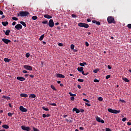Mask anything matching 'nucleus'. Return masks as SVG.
I'll list each match as a JSON object with an SVG mask.
<instances>
[{"instance_id":"obj_1","label":"nucleus","mask_w":131,"mask_h":131,"mask_svg":"<svg viewBox=\"0 0 131 131\" xmlns=\"http://www.w3.org/2000/svg\"><path fill=\"white\" fill-rule=\"evenodd\" d=\"M107 20L108 24H112V23L114 24H116V21H115L114 17L112 16H108L107 18Z\"/></svg>"},{"instance_id":"obj_2","label":"nucleus","mask_w":131,"mask_h":131,"mask_svg":"<svg viewBox=\"0 0 131 131\" xmlns=\"http://www.w3.org/2000/svg\"><path fill=\"white\" fill-rule=\"evenodd\" d=\"M107 111L110 112V113H113L114 114H118L120 113V110H113L112 108H108Z\"/></svg>"},{"instance_id":"obj_3","label":"nucleus","mask_w":131,"mask_h":131,"mask_svg":"<svg viewBox=\"0 0 131 131\" xmlns=\"http://www.w3.org/2000/svg\"><path fill=\"white\" fill-rule=\"evenodd\" d=\"M78 26H79V27H84V28H89V27H90L89 24L83 23H80L78 24Z\"/></svg>"},{"instance_id":"obj_4","label":"nucleus","mask_w":131,"mask_h":131,"mask_svg":"<svg viewBox=\"0 0 131 131\" xmlns=\"http://www.w3.org/2000/svg\"><path fill=\"white\" fill-rule=\"evenodd\" d=\"M20 17H26L29 15V12L28 11H20L19 12Z\"/></svg>"},{"instance_id":"obj_5","label":"nucleus","mask_w":131,"mask_h":131,"mask_svg":"<svg viewBox=\"0 0 131 131\" xmlns=\"http://www.w3.org/2000/svg\"><path fill=\"white\" fill-rule=\"evenodd\" d=\"M21 129H23V130H26V131L31 130V128H30V127L29 126H25L24 125H22L21 126Z\"/></svg>"},{"instance_id":"obj_6","label":"nucleus","mask_w":131,"mask_h":131,"mask_svg":"<svg viewBox=\"0 0 131 131\" xmlns=\"http://www.w3.org/2000/svg\"><path fill=\"white\" fill-rule=\"evenodd\" d=\"M24 68H25V69H26V70H29L30 71H32V67L30 66L25 65L24 66Z\"/></svg>"},{"instance_id":"obj_7","label":"nucleus","mask_w":131,"mask_h":131,"mask_svg":"<svg viewBox=\"0 0 131 131\" xmlns=\"http://www.w3.org/2000/svg\"><path fill=\"white\" fill-rule=\"evenodd\" d=\"M2 41H3V42L6 43V45H9V43H10V42H11V40L8 39L6 38H3Z\"/></svg>"},{"instance_id":"obj_8","label":"nucleus","mask_w":131,"mask_h":131,"mask_svg":"<svg viewBox=\"0 0 131 131\" xmlns=\"http://www.w3.org/2000/svg\"><path fill=\"white\" fill-rule=\"evenodd\" d=\"M15 28L17 29V30H21V29L23 28V27L21 24H18L15 26Z\"/></svg>"},{"instance_id":"obj_9","label":"nucleus","mask_w":131,"mask_h":131,"mask_svg":"<svg viewBox=\"0 0 131 131\" xmlns=\"http://www.w3.org/2000/svg\"><path fill=\"white\" fill-rule=\"evenodd\" d=\"M55 23H54V20L53 19H50L49 22V27H53Z\"/></svg>"},{"instance_id":"obj_10","label":"nucleus","mask_w":131,"mask_h":131,"mask_svg":"<svg viewBox=\"0 0 131 131\" xmlns=\"http://www.w3.org/2000/svg\"><path fill=\"white\" fill-rule=\"evenodd\" d=\"M19 110H20L21 112H27L28 111L27 108H25L23 106H20L19 107Z\"/></svg>"},{"instance_id":"obj_11","label":"nucleus","mask_w":131,"mask_h":131,"mask_svg":"<svg viewBox=\"0 0 131 131\" xmlns=\"http://www.w3.org/2000/svg\"><path fill=\"white\" fill-rule=\"evenodd\" d=\"M56 76L58 78H65V76L62 75V74H56Z\"/></svg>"},{"instance_id":"obj_12","label":"nucleus","mask_w":131,"mask_h":131,"mask_svg":"<svg viewBox=\"0 0 131 131\" xmlns=\"http://www.w3.org/2000/svg\"><path fill=\"white\" fill-rule=\"evenodd\" d=\"M16 79L17 80H19L20 81H24V80H26V79L23 77H17Z\"/></svg>"},{"instance_id":"obj_13","label":"nucleus","mask_w":131,"mask_h":131,"mask_svg":"<svg viewBox=\"0 0 131 131\" xmlns=\"http://www.w3.org/2000/svg\"><path fill=\"white\" fill-rule=\"evenodd\" d=\"M20 97L23 98H28V95L25 93H22L20 94Z\"/></svg>"},{"instance_id":"obj_14","label":"nucleus","mask_w":131,"mask_h":131,"mask_svg":"<svg viewBox=\"0 0 131 131\" xmlns=\"http://www.w3.org/2000/svg\"><path fill=\"white\" fill-rule=\"evenodd\" d=\"M4 32H5L6 35L9 36L10 35V33L11 32V30H7L6 31L4 30Z\"/></svg>"},{"instance_id":"obj_15","label":"nucleus","mask_w":131,"mask_h":131,"mask_svg":"<svg viewBox=\"0 0 131 131\" xmlns=\"http://www.w3.org/2000/svg\"><path fill=\"white\" fill-rule=\"evenodd\" d=\"M44 18H46V19H52V16L49 15L48 14H45L43 15Z\"/></svg>"},{"instance_id":"obj_16","label":"nucleus","mask_w":131,"mask_h":131,"mask_svg":"<svg viewBox=\"0 0 131 131\" xmlns=\"http://www.w3.org/2000/svg\"><path fill=\"white\" fill-rule=\"evenodd\" d=\"M74 111H75L76 113H79V112H80V111H79L78 110V108H76V107H74L73 109V112H74Z\"/></svg>"},{"instance_id":"obj_17","label":"nucleus","mask_w":131,"mask_h":131,"mask_svg":"<svg viewBox=\"0 0 131 131\" xmlns=\"http://www.w3.org/2000/svg\"><path fill=\"white\" fill-rule=\"evenodd\" d=\"M36 98V95L35 94H30L29 96V99H33Z\"/></svg>"},{"instance_id":"obj_18","label":"nucleus","mask_w":131,"mask_h":131,"mask_svg":"<svg viewBox=\"0 0 131 131\" xmlns=\"http://www.w3.org/2000/svg\"><path fill=\"white\" fill-rule=\"evenodd\" d=\"M83 67H78L77 70L79 71V72H81V71H83Z\"/></svg>"},{"instance_id":"obj_19","label":"nucleus","mask_w":131,"mask_h":131,"mask_svg":"<svg viewBox=\"0 0 131 131\" xmlns=\"http://www.w3.org/2000/svg\"><path fill=\"white\" fill-rule=\"evenodd\" d=\"M2 25H3V26H7V25H9V22L8 21H6V22H2Z\"/></svg>"},{"instance_id":"obj_20","label":"nucleus","mask_w":131,"mask_h":131,"mask_svg":"<svg viewBox=\"0 0 131 131\" xmlns=\"http://www.w3.org/2000/svg\"><path fill=\"white\" fill-rule=\"evenodd\" d=\"M122 79L125 81V82H129V80L126 78L123 77Z\"/></svg>"},{"instance_id":"obj_21","label":"nucleus","mask_w":131,"mask_h":131,"mask_svg":"<svg viewBox=\"0 0 131 131\" xmlns=\"http://www.w3.org/2000/svg\"><path fill=\"white\" fill-rule=\"evenodd\" d=\"M79 65L80 66H82V67H84V65H88V63H86V62L80 63Z\"/></svg>"},{"instance_id":"obj_22","label":"nucleus","mask_w":131,"mask_h":131,"mask_svg":"<svg viewBox=\"0 0 131 131\" xmlns=\"http://www.w3.org/2000/svg\"><path fill=\"white\" fill-rule=\"evenodd\" d=\"M2 127H3V128H5V129H8V128H9V126L8 125H3L2 126Z\"/></svg>"},{"instance_id":"obj_23","label":"nucleus","mask_w":131,"mask_h":131,"mask_svg":"<svg viewBox=\"0 0 131 131\" xmlns=\"http://www.w3.org/2000/svg\"><path fill=\"white\" fill-rule=\"evenodd\" d=\"M43 38H45V34L41 35L39 39V40L41 41L42 39H43Z\"/></svg>"},{"instance_id":"obj_24","label":"nucleus","mask_w":131,"mask_h":131,"mask_svg":"<svg viewBox=\"0 0 131 131\" xmlns=\"http://www.w3.org/2000/svg\"><path fill=\"white\" fill-rule=\"evenodd\" d=\"M20 24H21V25H23V26H24V27H26V26H27L26 24L24 21H20Z\"/></svg>"},{"instance_id":"obj_25","label":"nucleus","mask_w":131,"mask_h":131,"mask_svg":"<svg viewBox=\"0 0 131 131\" xmlns=\"http://www.w3.org/2000/svg\"><path fill=\"white\" fill-rule=\"evenodd\" d=\"M4 61H5V62H10V61H11V60L10 59H8V58H4Z\"/></svg>"},{"instance_id":"obj_26","label":"nucleus","mask_w":131,"mask_h":131,"mask_svg":"<svg viewBox=\"0 0 131 131\" xmlns=\"http://www.w3.org/2000/svg\"><path fill=\"white\" fill-rule=\"evenodd\" d=\"M69 94L71 97H76V94H73L71 92H69Z\"/></svg>"},{"instance_id":"obj_27","label":"nucleus","mask_w":131,"mask_h":131,"mask_svg":"<svg viewBox=\"0 0 131 131\" xmlns=\"http://www.w3.org/2000/svg\"><path fill=\"white\" fill-rule=\"evenodd\" d=\"M51 89H52V90H53L54 91H57V89H56V88H55V86H54V85H51Z\"/></svg>"},{"instance_id":"obj_28","label":"nucleus","mask_w":131,"mask_h":131,"mask_svg":"<svg viewBox=\"0 0 131 131\" xmlns=\"http://www.w3.org/2000/svg\"><path fill=\"white\" fill-rule=\"evenodd\" d=\"M13 114H14V113H8V116H9V117H12V116H13Z\"/></svg>"},{"instance_id":"obj_29","label":"nucleus","mask_w":131,"mask_h":131,"mask_svg":"<svg viewBox=\"0 0 131 131\" xmlns=\"http://www.w3.org/2000/svg\"><path fill=\"white\" fill-rule=\"evenodd\" d=\"M81 72V73H82V74L83 75L86 76V75H89V73H86L85 74V73H84V72L83 71H82Z\"/></svg>"},{"instance_id":"obj_30","label":"nucleus","mask_w":131,"mask_h":131,"mask_svg":"<svg viewBox=\"0 0 131 131\" xmlns=\"http://www.w3.org/2000/svg\"><path fill=\"white\" fill-rule=\"evenodd\" d=\"M96 120L98 121V122H100V121L101 120V118L97 117L96 118Z\"/></svg>"},{"instance_id":"obj_31","label":"nucleus","mask_w":131,"mask_h":131,"mask_svg":"<svg viewBox=\"0 0 131 131\" xmlns=\"http://www.w3.org/2000/svg\"><path fill=\"white\" fill-rule=\"evenodd\" d=\"M99 70V69H95V70H94L93 71V72H94V73H98Z\"/></svg>"},{"instance_id":"obj_32","label":"nucleus","mask_w":131,"mask_h":131,"mask_svg":"<svg viewBox=\"0 0 131 131\" xmlns=\"http://www.w3.org/2000/svg\"><path fill=\"white\" fill-rule=\"evenodd\" d=\"M42 109H43V110H45V111H49V108H46V107L45 106L42 107Z\"/></svg>"},{"instance_id":"obj_33","label":"nucleus","mask_w":131,"mask_h":131,"mask_svg":"<svg viewBox=\"0 0 131 131\" xmlns=\"http://www.w3.org/2000/svg\"><path fill=\"white\" fill-rule=\"evenodd\" d=\"M98 101H100V102H102V101H103V97H99L98 98Z\"/></svg>"},{"instance_id":"obj_34","label":"nucleus","mask_w":131,"mask_h":131,"mask_svg":"<svg viewBox=\"0 0 131 131\" xmlns=\"http://www.w3.org/2000/svg\"><path fill=\"white\" fill-rule=\"evenodd\" d=\"M78 81L79 82H83L84 80L83 79H78Z\"/></svg>"},{"instance_id":"obj_35","label":"nucleus","mask_w":131,"mask_h":131,"mask_svg":"<svg viewBox=\"0 0 131 131\" xmlns=\"http://www.w3.org/2000/svg\"><path fill=\"white\" fill-rule=\"evenodd\" d=\"M12 20H14V21H17L18 20V18L16 17H13L12 18Z\"/></svg>"},{"instance_id":"obj_36","label":"nucleus","mask_w":131,"mask_h":131,"mask_svg":"<svg viewBox=\"0 0 131 131\" xmlns=\"http://www.w3.org/2000/svg\"><path fill=\"white\" fill-rule=\"evenodd\" d=\"M83 101L84 102H87V103H90V101L85 98L83 99Z\"/></svg>"},{"instance_id":"obj_37","label":"nucleus","mask_w":131,"mask_h":131,"mask_svg":"<svg viewBox=\"0 0 131 131\" xmlns=\"http://www.w3.org/2000/svg\"><path fill=\"white\" fill-rule=\"evenodd\" d=\"M30 56V54L29 53H27L26 55V58H29Z\"/></svg>"},{"instance_id":"obj_38","label":"nucleus","mask_w":131,"mask_h":131,"mask_svg":"<svg viewBox=\"0 0 131 131\" xmlns=\"http://www.w3.org/2000/svg\"><path fill=\"white\" fill-rule=\"evenodd\" d=\"M32 18L33 19V20H36V19H37V16H32Z\"/></svg>"},{"instance_id":"obj_39","label":"nucleus","mask_w":131,"mask_h":131,"mask_svg":"<svg viewBox=\"0 0 131 131\" xmlns=\"http://www.w3.org/2000/svg\"><path fill=\"white\" fill-rule=\"evenodd\" d=\"M127 27H128V28L129 29H131V24H129L127 25Z\"/></svg>"},{"instance_id":"obj_40","label":"nucleus","mask_w":131,"mask_h":131,"mask_svg":"<svg viewBox=\"0 0 131 131\" xmlns=\"http://www.w3.org/2000/svg\"><path fill=\"white\" fill-rule=\"evenodd\" d=\"M49 105H51L52 106H57V104H56V103H49Z\"/></svg>"},{"instance_id":"obj_41","label":"nucleus","mask_w":131,"mask_h":131,"mask_svg":"<svg viewBox=\"0 0 131 131\" xmlns=\"http://www.w3.org/2000/svg\"><path fill=\"white\" fill-rule=\"evenodd\" d=\"M33 131H39V130H38V129H37L34 127H33Z\"/></svg>"},{"instance_id":"obj_42","label":"nucleus","mask_w":131,"mask_h":131,"mask_svg":"<svg viewBox=\"0 0 131 131\" xmlns=\"http://www.w3.org/2000/svg\"><path fill=\"white\" fill-rule=\"evenodd\" d=\"M71 50H74V45L72 44L71 45Z\"/></svg>"},{"instance_id":"obj_43","label":"nucleus","mask_w":131,"mask_h":131,"mask_svg":"<svg viewBox=\"0 0 131 131\" xmlns=\"http://www.w3.org/2000/svg\"><path fill=\"white\" fill-rule=\"evenodd\" d=\"M110 77H111V76L110 75H107L106 76V79H109V78H110Z\"/></svg>"},{"instance_id":"obj_44","label":"nucleus","mask_w":131,"mask_h":131,"mask_svg":"<svg viewBox=\"0 0 131 131\" xmlns=\"http://www.w3.org/2000/svg\"><path fill=\"white\" fill-rule=\"evenodd\" d=\"M101 123H105V121H104L103 119H100V122Z\"/></svg>"},{"instance_id":"obj_45","label":"nucleus","mask_w":131,"mask_h":131,"mask_svg":"<svg viewBox=\"0 0 131 131\" xmlns=\"http://www.w3.org/2000/svg\"><path fill=\"white\" fill-rule=\"evenodd\" d=\"M120 102H121V103H125V101L121 99H120Z\"/></svg>"},{"instance_id":"obj_46","label":"nucleus","mask_w":131,"mask_h":131,"mask_svg":"<svg viewBox=\"0 0 131 131\" xmlns=\"http://www.w3.org/2000/svg\"><path fill=\"white\" fill-rule=\"evenodd\" d=\"M72 17L73 18H76L77 17V16H76V15H75L74 14H72Z\"/></svg>"},{"instance_id":"obj_47","label":"nucleus","mask_w":131,"mask_h":131,"mask_svg":"<svg viewBox=\"0 0 131 131\" xmlns=\"http://www.w3.org/2000/svg\"><path fill=\"white\" fill-rule=\"evenodd\" d=\"M85 104L86 106H88V107H91V104H90V103H88L85 102Z\"/></svg>"},{"instance_id":"obj_48","label":"nucleus","mask_w":131,"mask_h":131,"mask_svg":"<svg viewBox=\"0 0 131 131\" xmlns=\"http://www.w3.org/2000/svg\"><path fill=\"white\" fill-rule=\"evenodd\" d=\"M42 24H48V21L47 20H45L42 22Z\"/></svg>"},{"instance_id":"obj_49","label":"nucleus","mask_w":131,"mask_h":131,"mask_svg":"<svg viewBox=\"0 0 131 131\" xmlns=\"http://www.w3.org/2000/svg\"><path fill=\"white\" fill-rule=\"evenodd\" d=\"M94 82H100V80L98 79H94Z\"/></svg>"},{"instance_id":"obj_50","label":"nucleus","mask_w":131,"mask_h":131,"mask_svg":"<svg viewBox=\"0 0 131 131\" xmlns=\"http://www.w3.org/2000/svg\"><path fill=\"white\" fill-rule=\"evenodd\" d=\"M75 98H74V96H72L71 97V101H74V100H75Z\"/></svg>"},{"instance_id":"obj_51","label":"nucleus","mask_w":131,"mask_h":131,"mask_svg":"<svg viewBox=\"0 0 131 131\" xmlns=\"http://www.w3.org/2000/svg\"><path fill=\"white\" fill-rule=\"evenodd\" d=\"M96 25H101V23L100 21H96Z\"/></svg>"},{"instance_id":"obj_52","label":"nucleus","mask_w":131,"mask_h":131,"mask_svg":"<svg viewBox=\"0 0 131 131\" xmlns=\"http://www.w3.org/2000/svg\"><path fill=\"white\" fill-rule=\"evenodd\" d=\"M42 117L43 118H46V117H47V115H46V114H43L42 115Z\"/></svg>"},{"instance_id":"obj_53","label":"nucleus","mask_w":131,"mask_h":131,"mask_svg":"<svg viewBox=\"0 0 131 131\" xmlns=\"http://www.w3.org/2000/svg\"><path fill=\"white\" fill-rule=\"evenodd\" d=\"M85 46L86 47H89L90 46V44H89V42H85Z\"/></svg>"},{"instance_id":"obj_54","label":"nucleus","mask_w":131,"mask_h":131,"mask_svg":"<svg viewBox=\"0 0 131 131\" xmlns=\"http://www.w3.org/2000/svg\"><path fill=\"white\" fill-rule=\"evenodd\" d=\"M58 46H59V47H63V43H58Z\"/></svg>"},{"instance_id":"obj_55","label":"nucleus","mask_w":131,"mask_h":131,"mask_svg":"<svg viewBox=\"0 0 131 131\" xmlns=\"http://www.w3.org/2000/svg\"><path fill=\"white\" fill-rule=\"evenodd\" d=\"M105 131H111V129L110 128H106L105 129Z\"/></svg>"},{"instance_id":"obj_56","label":"nucleus","mask_w":131,"mask_h":131,"mask_svg":"<svg viewBox=\"0 0 131 131\" xmlns=\"http://www.w3.org/2000/svg\"><path fill=\"white\" fill-rule=\"evenodd\" d=\"M126 121V118H124L122 119V121L123 122H124V121Z\"/></svg>"},{"instance_id":"obj_57","label":"nucleus","mask_w":131,"mask_h":131,"mask_svg":"<svg viewBox=\"0 0 131 131\" xmlns=\"http://www.w3.org/2000/svg\"><path fill=\"white\" fill-rule=\"evenodd\" d=\"M23 73H28V72L26 70H24V71H23Z\"/></svg>"},{"instance_id":"obj_58","label":"nucleus","mask_w":131,"mask_h":131,"mask_svg":"<svg viewBox=\"0 0 131 131\" xmlns=\"http://www.w3.org/2000/svg\"><path fill=\"white\" fill-rule=\"evenodd\" d=\"M86 21H87V22H91L92 20H91V19L88 18Z\"/></svg>"},{"instance_id":"obj_59","label":"nucleus","mask_w":131,"mask_h":131,"mask_svg":"<svg viewBox=\"0 0 131 131\" xmlns=\"http://www.w3.org/2000/svg\"><path fill=\"white\" fill-rule=\"evenodd\" d=\"M12 25L13 26H15V25H16V21H14L12 23Z\"/></svg>"},{"instance_id":"obj_60","label":"nucleus","mask_w":131,"mask_h":131,"mask_svg":"<svg viewBox=\"0 0 131 131\" xmlns=\"http://www.w3.org/2000/svg\"><path fill=\"white\" fill-rule=\"evenodd\" d=\"M2 98H3V99H7V96L4 95V96H2Z\"/></svg>"},{"instance_id":"obj_61","label":"nucleus","mask_w":131,"mask_h":131,"mask_svg":"<svg viewBox=\"0 0 131 131\" xmlns=\"http://www.w3.org/2000/svg\"><path fill=\"white\" fill-rule=\"evenodd\" d=\"M97 23V20H92V23L95 24V23Z\"/></svg>"},{"instance_id":"obj_62","label":"nucleus","mask_w":131,"mask_h":131,"mask_svg":"<svg viewBox=\"0 0 131 131\" xmlns=\"http://www.w3.org/2000/svg\"><path fill=\"white\" fill-rule=\"evenodd\" d=\"M30 77H31V78H33V77H34V75H30Z\"/></svg>"},{"instance_id":"obj_63","label":"nucleus","mask_w":131,"mask_h":131,"mask_svg":"<svg viewBox=\"0 0 131 131\" xmlns=\"http://www.w3.org/2000/svg\"><path fill=\"white\" fill-rule=\"evenodd\" d=\"M4 14V12H3V11L0 10V15H3Z\"/></svg>"},{"instance_id":"obj_64","label":"nucleus","mask_w":131,"mask_h":131,"mask_svg":"<svg viewBox=\"0 0 131 131\" xmlns=\"http://www.w3.org/2000/svg\"><path fill=\"white\" fill-rule=\"evenodd\" d=\"M107 68L108 69H111V66H110V65H108L107 66Z\"/></svg>"}]
</instances>
